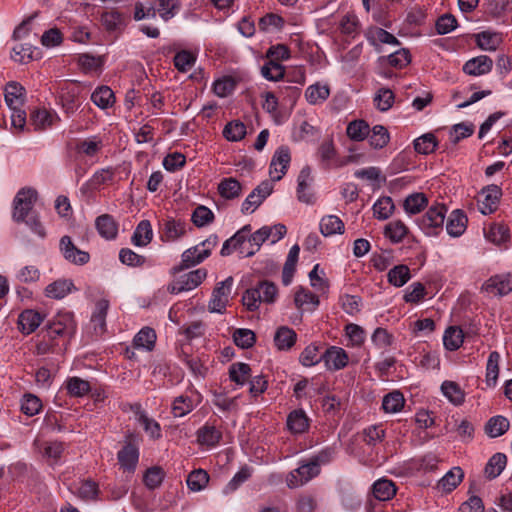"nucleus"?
I'll return each instance as SVG.
<instances>
[{"label": "nucleus", "instance_id": "1", "mask_svg": "<svg viewBox=\"0 0 512 512\" xmlns=\"http://www.w3.org/2000/svg\"><path fill=\"white\" fill-rule=\"evenodd\" d=\"M37 191L32 188L20 189L13 200L12 218L15 222H25L38 236H46L45 228L37 214L33 213V207L37 201Z\"/></svg>", "mask_w": 512, "mask_h": 512}, {"label": "nucleus", "instance_id": "2", "mask_svg": "<svg viewBox=\"0 0 512 512\" xmlns=\"http://www.w3.org/2000/svg\"><path fill=\"white\" fill-rule=\"evenodd\" d=\"M76 324L73 314L70 312L58 313L46 327L47 337L50 341H55L57 338L64 340L70 339L74 334Z\"/></svg>", "mask_w": 512, "mask_h": 512}, {"label": "nucleus", "instance_id": "3", "mask_svg": "<svg viewBox=\"0 0 512 512\" xmlns=\"http://www.w3.org/2000/svg\"><path fill=\"white\" fill-rule=\"evenodd\" d=\"M447 209L444 204L431 206L419 220L420 228L427 235H435L442 230Z\"/></svg>", "mask_w": 512, "mask_h": 512}, {"label": "nucleus", "instance_id": "4", "mask_svg": "<svg viewBox=\"0 0 512 512\" xmlns=\"http://www.w3.org/2000/svg\"><path fill=\"white\" fill-rule=\"evenodd\" d=\"M207 276V270L199 268L174 280L168 286V291L172 294H179L184 291H190L198 287Z\"/></svg>", "mask_w": 512, "mask_h": 512}, {"label": "nucleus", "instance_id": "5", "mask_svg": "<svg viewBox=\"0 0 512 512\" xmlns=\"http://www.w3.org/2000/svg\"><path fill=\"white\" fill-rule=\"evenodd\" d=\"M232 284L233 278L228 277L216 285V287L213 289L212 296L208 304V309L210 312L220 314L225 312L226 306L229 303Z\"/></svg>", "mask_w": 512, "mask_h": 512}, {"label": "nucleus", "instance_id": "6", "mask_svg": "<svg viewBox=\"0 0 512 512\" xmlns=\"http://www.w3.org/2000/svg\"><path fill=\"white\" fill-rule=\"evenodd\" d=\"M320 474V468L316 467L315 464L309 459V461L304 462L298 468L291 471L287 478L286 483L287 486L291 489L298 488L303 486L307 482H309L314 477Z\"/></svg>", "mask_w": 512, "mask_h": 512}, {"label": "nucleus", "instance_id": "7", "mask_svg": "<svg viewBox=\"0 0 512 512\" xmlns=\"http://www.w3.org/2000/svg\"><path fill=\"white\" fill-rule=\"evenodd\" d=\"M313 181L311 168L309 166L303 167L297 178V198L300 202L305 204L315 202V195L312 191Z\"/></svg>", "mask_w": 512, "mask_h": 512}, {"label": "nucleus", "instance_id": "8", "mask_svg": "<svg viewBox=\"0 0 512 512\" xmlns=\"http://www.w3.org/2000/svg\"><path fill=\"white\" fill-rule=\"evenodd\" d=\"M482 291L492 296H504L512 291V275H495L482 285Z\"/></svg>", "mask_w": 512, "mask_h": 512}, {"label": "nucleus", "instance_id": "9", "mask_svg": "<svg viewBox=\"0 0 512 512\" xmlns=\"http://www.w3.org/2000/svg\"><path fill=\"white\" fill-rule=\"evenodd\" d=\"M290 150L286 146L279 147L270 163V176L272 181H279L285 175L290 163Z\"/></svg>", "mask_w": 512, "mask_h": 512}, {"label": "nucleus", "instance_id": "10", "mask_svg": "<svg viewBox=\"0 0 512 512\" xmlns=\"http://www.w3.org/2000/svg\"><path fill=\"white\" fill-rule=\"evenodd\" d=\"M60 250L64 258L76 265H84L89 262L88 252L78 249L72 242L71 237L65 235L60 240Z\"/></svg>", "mask_w": 512, "mask_h": 512}, {"label": "nucleus", "instance_id": "11", "mask_svg": "<svg viewBox=\"0 0 512 512\" xmlns=\"http://www.w3.org/2000/svg\"><path fill=\"white\" fill-rule=\"evenodd\" d=\"M480 195L483 197V199L479 201L481 213L487 215L495 212L502 195L501 188L497 185H489L482 189Z\"/></svg>", "mask_w": 512, "mask_h": 512}, {"label": "nucleus", "instance_id": "12", "mask_svg": "<svg viewBox=\"0 0 512 512\" xmlns=\"http://www.w3.org/2000/svg\"><path fill=\"white\" fill-rule=\"evenodd\" d=\"M322 361L328 370L337 371L348 364V355L344 349L331 346L322 355Z\"/></svg>", "mask_w": 512, "mask_h": 512}, {"label": "nucleus", "instance_id": "13", "mask_svg": "<svg viewBox=\"0 0 512 512\" xmlns=\"http://www.w3.org/2000/svg\"><path fill=\"white\" fill-rule=\"evenodd\" d=\"M493 67V60L487 55H480L468 60L463 71L470 76H481L488 74Z\"/></svg>", "mask_w": 512, "mask_h": 512}, {"label": "nucleus", "instance_id": "14", "mask_svg": "<svg viewBox=\"0 0 512 512\" xmlns=\"http://www.w3.org/2000/svg\"><path fill=\"white\" fill-rule=\"evenodd\" d=\"M44 316L40 314L38 311L33 309H27L20 313L18 317V327L19 330L29 335L33 333L43 322Z\"/></svg>", "mask_w": 512, "mask_h": 512}, {"label": "nucleus", "instance_id": "15", "mask_svg": "<svg viewBox=\"0 0 512 512\" xmlns=\"http://www.w3.org/2000/svg\"><path fill=\"white\" fill-rule=\"evenodd\" d=\"M132 411L134 412L137 421L143 426V429L149 436L153 439H159L161 437V427L160 424L148 417L146 412L142 410L140 404H134L131 407Z\"/></svg>", "mask_w": 512, "mask_h": 512}, {"label": "nucleus", "instance_id": "16", "mask_svg": "<svg viewBox=\"0 0 512 512\" xmlns=\"http://www.w3.org/2000/svg\"><path fill=\"white\" fill-rule=\"evenodd\" d=\"M117 458L121 468L128 472H134L139 459L138 448L131 443H127L118 452Z\"/></svg>", "mask_w": 512, "mask_h": 512}, {"label": "nucleus", "instance_id": "17", "mask_svg": "<svg viewBox=\"0 0 512 512\" xmlns=\"http://www.w3.org/2000/svg\"><path fill=\"white\" fill-rule=\"evenodd\" d=\"M463 478V470L460 467H453L438 481L437 489L449 493L462 482Z\"/></svg>", "mask_w": 512, "mask_h": 512}, {"label": "nucleus", "instance_id": "18", "mask_svg": "<svg viewBox=\"0 0 512 512\" xmlns=\"http://www.w3.org/2000/svg\"><path fill=\"white\" fill-rule=\"evenodd\" d=\"M25 88L18 82L11 81L5 87V102L10 108L21 107L24 103Z\"/></svg>", "mask_w": 512, "mask_h": 512}, {"label": "nucleus", "instance_id": "19", "mask_svg": "<svg viewBox=\"0 0 512 512\" xmlns=\"http://www.w3.org/2000/svg\"><path fill=\"white\" fill-rule=\"evenodd\" d=\"M109 308V301L101 299L96 303L95 311L91 317L94 333L101 335L106 329V316Z\"/></svg>", "mask_w": 512, "mask_h": 512}, {"label": "nucleus", "instance_id": "20", "mask_svg": "<svg viewBox=\"0 0 512 512\" xmlns=\"http://www.w3.org/2000/svg\"><path fill=\"white\" fill-rule=\"evenodd\" d=\"M200 257H202V249H200V245H196L185 250L181 255V263L179 266L173 268L174 273L198 265L206 259Z\"/></svg>", "mask_w": 512, "mask_h": 512}, {"label": "nucleus", "instance_id": "21", "mask_svg": "<svg viewBox=\"0 0 512 512\" xmlns=\"http://www.w3.org/2000/svg\"><path fill=\"white\" fill-rule=\"evenodd\" d=\"M467 217L461 210H454L447 220L446 230L452 237H458L464 233L467 227Z\"/></svg>", "mask_w": 512, "mask_h": 512}, {"label": "nucleus", "instance_id": "22", "mask_svg": "<svg viewBox=\"0 0 512 512\" xmlns=\"http://www.w3.org/2000/svg\"><path fill=\"white\" fill-rule=\"evenodd\" d=\"M74 289V284L68 279H58L45 288V295L51 299H62Z\"/></svg>", "mask_w": 512, "mask_h": 512}, {"label": "nucleus", "instance_id": "23", "mask_svg": "<svg viewBox=\"0 0 512 512\" xmlns=\"http://www.w3.org/2000/svg\"><path fill=\"white\" fill-rule=\"evenodd\" d=\"M56 119L57 116L46 109H35L30 114V124L38 131L51 127Z\"/></svg>", "mask_w": 512, "mask_h": 512}, {"label": "nucleus", "instance_id": "24", "mask_svg": "<svg viewBox=\"0 0 512 512\" xmlns=\"http://www.w3.org/2000/svg\"><path fill=\"white\" fill-rule=\"evenodd\" d=\"M475 42L481 50L495 51L502 43V36L496 32L483 31L475 35Z\"/></svg>", "mask_w": 512, "mask_h": 512}, {"label": "nucleus", "instance_id": "25", "mask_svg": "<svg viewBox=\"0 0 512 512\" xmlns=\"http://www.w3.org/2000/svg\"><path fill=\"white\" fill-rule=\"evenodd\" d=\"M95 225L102 237L110 240L117 236L118 225L111 215L103 214L97 217Z\"/></svg>", "mask_w": 512, "mask_h": 512}, {"label": "nucleus", "instance_id": "26", "mask_svg": "<svg viewBox=\"0 0 512 512\" xmlns=\"http://www.w3.org/2000/svg\"><path fill=\"white\" fill-rule=\"evenodd\" d=\"M297 339L295 331L287 326H281L274 335V343L279 350L291 349Z\"/></svg>", "mask_w": 512, "mask_h": 512}, {"label": "nucleus", "instance_id": "27", "mask_svg": "<svg viewBox=\"0 0 512 512\" xmlns=\"http://www.w3.org/2000/svg\"><path fill=\"white\" fill-rule=\"evenodd\" d=\"M152 237L153 231L151 223L148 220H142L137 225L131 241L135 246L145 247L152 241Z\"/></svg>", "mask_w": 512, "mask_h": 512}, {"label": "nucleus", "instance_id": "28", "mask_svg": "<svg viewBox=\"0 0 512 512\" xmlns=\"http://www.w3.org/2000/svg\"><path fill=\"white\" fill-rule=\"evenodd\" d=\"M372 493L377 500L387 501L396 494V486L393 481L382 478L373 484Z\"/></svg>", "mask_w": 512, "mask_h": 512}, {"label": "nucleus", "instance_id": "29", "mask_svg": "<svg viewBox=\"0 0 512 512\" xmlns=\"http://www.w3.org/2000/svg\"><path fill=\"white\" fill-rule=\"evenodd\" d=\"M287 427L293 434L304 433L309 427L308 418L303 410H294L287 417Z\"/></svg>", "mask_w": 512, "mask_h": 512}, {"label": "nucleus", "instance_id": "30", "mask_svg": "<svg viewBox=\"0 0 512 512\" xmlns=\"http://www.w3.org/2000/svg\"><path fill=\"white\" fill-rule=\"evenodd\" d=\"M229 378L237 385H245L251 378V367L247 363L235 362L229 367Z\"/></svg>", "mask_w": 512, "mask_h": 512}, {"label": "nucleus", "instance_id": "31", "mask_svg": "<svg viewBox=\"0 0 512 512\" xmlns=\"http://www.w3.org/2000/svg\"><path fill=\"white\" fill-rule=\"evenodd\" d=\"M320 232L325 237L342 234L344 232V223L338 216H324L320 221Z\"/></svg>", "mask_w": 512, "mask_h": 512}, {"label": "nucleus", "instance_id": "32", "mask_svg": "<svg viewBox=\"0 0 512 512\" xmlns=\"http://www.w3.org/2000/svg\"><path fill=\"white\" fill-rule=\"evenodd\" d=\"M101 22L108 31L121 30L126 25V17L117 10L106 11L101 15Z\"/></svg>", "mask_w": 512, "mask_h": 512}, {"label": "nucleus", "instance_id": "33", "mask_svg": "<svg viewBox=\"0 0 512 512\" xmlns=\"http://www.w3.org/2000/svg\"><path fill=\"white\" fill-rule=\"evenodd\" d=\"M242 186L240 182L233 178H224L218 184V193L224 199H235L240 196Z\"/></svg>", "mask_w": 512, "mask_h": 512}, {"label": "nucleus", "instance_id": "34", "mask_svg": "<svg viewBox=\"0 0 512 512\" xmlns=\"http://www.w3.org/2000/svg\"><path fill=\"white\" fill-rule=\"evenodd\" d=\"M294 303L298 309H315L319 305V298L308 289L300 287L295 293Z\"/></svg>", "mask_w": 512, "mask_h": 512}, {"label": "nucleus", "instance_id": "35", "mask_svg": "<svg viewBox=\"0 0 512 512\" xmlns=\"http://www.w3.org/2000/svg\"><path fill=\"white\" fill-rule=\"evenodd\" d=\"M92 102L101 109L111 107L115 102V96L108 86L98 87L91 95Z\"/></svg>", "mask_w": 512, "mask_h": 512}, {"label": "nucleus", "instance_id": "36", "mask_svg": "<svg viewBox=\"0 0 512 512\" xmlns=\"http://www.w3.org/2000/svg\"><path fill=\"white\" fill-rule=\"evenodd\" d=\"M388 282L395 287L404 286L411 278L410 269L407 265L394 266L387 274Z\"/></svg>", "mask_w": 512, "mask_h": 512}, {"label": "nucleus", "instance_id": "37", "mask_svg": "<svg viewBox=\"0 0 512 512\" xmlns=\"http://www.w3.org/2000/svg\"><path fill=\"white\" fill-rule=\"evenodd\" d=\"M507 458L505 454L496 453L488 461L485 466V475L489 479L498 477L506 466Z\"/></svg>", "mask_w": 512, "mask_h": 512}, {"label": "nucleus", "instance_id": "38", "mask_svg": "<svg viewBox=\"0 0 512 512\" xmlns=\"http://www.w3.org/2000/svg\"><path fill=\"white\" fill-rule=\"evenodd\" d=\"M272 234V229L268 226H264L250 235L248 238V243L251 247L249 251H247L246 256L250 257L254 255L261 247V245L270 238Z\"/></svg>", "mask_w": 512, "mask_h": 512}, {"label": "nucleus", "instance_id": "39", "mask_svg": "<svg viewBox=\"0 0 512 512\" xmlns=\"http://www.w3.org/2000/svg\"><path fill=\"white\" fill-rule=\"evenodd\" d=\"M367 39L373 45H376L377 43L391 45L400 44L398 39L394 35L379 27L369 29L367 32Z\"/></svg>", "mask_w": 512, "mask_h": 512}, {"label": "nucleus", "instance_id": "40", "mask_svg": "<svg viewBox=\"0 0 512 512\" xmlns=\"http://www.w3.org/2000/svg\"><path fill=\"white\" fill-rule=\"evenodd\" d=\"M405 399L401 392L393 391L384 396L382 408L386 413H397L404 407Z\"/></svg>", "mask_w": 512, "mask_h": 512}, {"label": "nucleus", "instance_id": "41", "mask_svg": "<svg viewBox=\"0 0 512 512\" xmlns=\"http://www.w3.org/2000/svg\"><path fill=\"white\" fill-rule=\"evenodd\" d=\"M222 434L214 426L205 425L197 431V440L201 445L214 446L219 443Z\"/></svg>", "mask_w": 512, "mask_h": 512}, {"label": "nucleus", "instance_id": "42", "mask_svg": "<svg viewBox=\"0 0 512 512\" xmlns=\"http://www.w3.org/2000/svg\"><path fill=\"white\" fill-rule=\"evenodd\" d=\"M330 95V88L328 85L314 84L310 85L306 92L305 97L310 104L316 105L324 102Z\"/></svg>", "mask_w": 512, "mask_h": 512}, {"label": "nucleus", "instance_id": "43", "mask_svg": "<svg viewBox=\"0 0 512 512\" xmlns=\"http://www.w3.org/2000/svg\"><path fill=\"white\" fill-rule=\"evenodd\" d=\"M155 341V331L152 328L145 327L136 334L133 340V345L136 348H143L150 351L153 349Z\"/></svg>", "mask_w": 512, "mask_h": 512}, {"label": "nucleus", "instance_id": "44", "mask_svg": "<svg viewBox=\"0 0 512 512\" xmlns=\"http://www.w3.org/2000/svg\"><path fill=\"white\" fill-rule=\"evenodd\" d=\"M367 137L370 145L375 149L385 147L390 140L388 130L382 125H375Z\"/></svg>", "mask_w": 512, "mask_h": 512}, {"label": "nucleus", "instance_id": "45", "mask_svg": "<svg viewBox=\"0 0 512 512\" xmlns=\"http://www.w3.org/2000/svg\"><path fill=\"white\" fill-rule=\"evenodd\" d=\"M346 132L352 140L362 141L369 135L370 126L364 120H354L348 124Z\"/></svg>", "mask_w": 512, "mask_h": 512}, {"label": "nucleus", "instance_id": "46", "mask_svg": "<svg viewBox=\"0 0 512 512\" xmlns=\"http://www.w3.org/2000/svg\"><path fill=\"white\" fill-rule=\"evenodd\" d=\"M245 243L246 240L244 239V236H241L240 233H235L231 238L224 242L221 249V255L228 256L233 251H239L241 254L246 255L249 250L245 248Z\"/></svg>", "mask_w": 512, "mask_h": 512}, {"label": "nucleus", "instance_id": "47", "mask_svg": "<svg viewBox=\"0 0 512 512\" xmlns=\"http://www.w3.org/2000/svg\"><path fill=\"white\" fill-rule=\"evenodd\" d=\"M463 331L459 327H449L443 336V343L450 351L457 350L463 343Z\"/></svg>", "mask_w": 512, "mask_h": 512}, {"label": "nucleus", "instance_id": "48", "mask_svg": "<svg viewBox=\"0 0 512 512\" xmlns=\"http://www.w3.org/2000/svg\"><path fill=\"white\" fill-rule=\"evenodd\" d=\"M394 208L391 197H381L373 205L374 216L379 220H386L392 215Z\"/></svg>", "mask_w": 512, "mask_h": 512}, {"label": "nucleus", "instance_id": "49", "mask_svg": "<svg viewBox=\"0 0 512 512\" xmlns=\"http://www.w3.org/2000/svg\"><path fill=\"white\" fill-rule=\"evenodd\" d=\"M428 204V199L424 193H413L404 201V209L409 214H417Z\"/></svg>", "mask_w": 512, "mask_h": 512}, {"label": "nucleus", "instance_id": "50", "mask_svg": "<svg viewBox=\"0 0 512 512\" xmlns=\"http://www.w3.org/2000/svg\"><path fill=\"white\" fill-rule=\"evenodd\" d=\"M163 231L167 241H174L185 234V223L180 220L168 219L164 223Z\"/></svg>", "mask_w": 512, "mask_h": 512}, {"label": "nucleus", "instance_id": "51", "mask_svg": "<svg viewBox=\"0 0 512 512\" xmlns=\"http://www.w3.org/2000/svg\"><path fill=\"white\" fill-rule=\"evenodd\" d=\"M188 488L194 492L204 489L209 482V475L203 469L192 471L187 477Z\"/></svg>", "mask_w": 512, "mask_h": 512}, {"label": "nucleus", "instance_id": "52", "mask_svg": "<svg viewBox=\"0 0 512 512\" xmlns=\"http://www.w3.org/2000/svg\"><path fill=\"white\" fill-rule=\"evenodd\" d=\"M509 429V421L503 416L492 417L486 424L485 430L490 437H499Z\"/></svg>", "mask_w": 512, "mask_h": 512}, {"label": "nucleus", "instance_id": "53", "mask_svg": "<svg viewBox=\"0 0 512 512\" xmlns=\"http://www.w3.org/2000/svg\"><path fill=\"white\" fill-rule=\"evenodd\" d=\"M441 390L453 404L460 405L464 402V392L456 382L444 381Z\"/></svg>", "mask_w": 512, "mask_h": 512}, {"label": "nucleus", "instance_id": "54", "mask_svg": "<svg viewBox=\"0 0 512 512\" xmlns=\"http://www.w3.org/2000/svg\"><path fill=\"white\" fill-rule=\"evenodd\" d=\"M500 355L497 351L490 353L486 365V383L488 386H495L499 375Z\"/></svg>", "mask_w": 512, "mask_h": 512}, {"label": "nucleus", "instance_id": "55", "mask_svg": "<svg viewBox=\"0 0 512 512\" xmlns=\"http://www.w3.org/2000/svg\"><path fill=\"white\" fill-rule=\"evenodd\" d=\"M407 233V226L400 220L392 221L385 227V236L394 243L401 242Z\"/></svg>", "mask_w": 512, "mask_h": 512}, {"label": "nucleus", "instance_id": "56", "mask_svg": "<svg viewBox=\"0 0 512 512\" xmlns=\"http://www.w3.org/2000/svg\"><path fill=\"white\" fill-rule=\"evenodd\" d=\"M261 75L269 81H278L285 75L284 67L273 60H269L261 67Z\"/></svg>", "mask_w": 512, "mask_h": 512}, {"label": "nucleus", "instance_id": "57", "mask_svg": "<svg viewBox=\"0 0 512 512\" xmlns=\"http://www.w3.org/2000/svg\"><path fill=\"white\" fill-rule=\"evenodd\" d=\"M157 13L164 21L173 18L179 9L178 0H156L155 4Z\"/></svg>", "mask_w": 512, "mask_h": 512}, {"label": "nucleus", "instance_id": "58", "mask_svg": "<svg viewBox=\"0 0 512 512\" xmlns=\"http://www.w3.org/2000/svg\"><path fill=\"white\" fill-rule=\"evenodd\" d=\"M233 341L238 347L248 349L254 345L256 341V335L250 329H236L233 332Z\"/></svg>", "mask_w": 512, "mask_h": 512}, {"label": "nucleus", "instance_id": "59", "mask_svg": "<svg viewBox=\"0 0 512 512\" xmlns=\"http://www.w3.org/2000/svg\"><path fill=\"white\" fill-rule=\"evenodd\" d=\"M66 388L71 396L82 397L90 391V384L79 377H71L67 380Z\"/></svg>", "mask_w": 512, "mask_h": 512}, {"label": "nucleus", "instance_id": "60", "mask_svg": "<svg viewBox=\"0 0 512 512\" xmlns=\"http://www.w3.org/2000/svg\"><path fill=\"white\" fill-rule=\"evenodd\" d=\"M78 91L75 87H72L71 89L66 88L62 89L60 98L62 106L66 113L71 114L76 111V109L79 107L80 103L77 100Z\"/></svg>", "mask_w": 512, "mask_h": 512}, {"label": "nucleus", "instance_id": "61", "mask_svg": "<svg viewBox=\"0 0 512 512\" xmlns=\"http://www.w3.org/2000/svg\"><path fill=\"white\" fill-rule=\"evenodd\" d=\"M437 141L433 134L422 135L414 141V149L420 154H430L435 151Z\"/></svg>", "mask_w": 512, "mask_h": 512}, {"label": "nucleus", "instance_id": "62", "mask_svg": "<svg viewBox=\"0 0 512 512\" xmlns=\"http://www.w3.org/2000/svg\"><path fill=\"white\" fill-rule=\"evenodd\" d=\"M196 57L195 55L187 50H182L178 52L173 59L174 66L180 72H187L190 70L195 64Z\"/></svg>", "mask_w": 512, "mask_h": 512}, {"label": "nucleus", "instance_id": "63", "mask_svg": "<svg viewBox=\"0 0 512 512\" xmlns=\"http://www.w3.org/2000/svg\"><path fill=\"white\" fill-rule=\"evenodd\" d=\"M223 135L229 141H240L246 135V126L240 121L229 122L224 127Z\"/></svg>", "mask_w": 512, "mask_h": 512}, {"label": "nucleus", "instance_id": "64", "mask_svg": "<svg viewBox=\"0 0 512 512\" xmlns=\"http://www.w3.org/2000/svg\"><path fill=\"white\" fill-rule=\"evenodd\" d=\"M284 20L279 15L269 13L261 17L258 23L259 29L263 32H270L282 29Z\"/></svg>", "mask_w": 512, "mask_h": 512}]
</instances>
